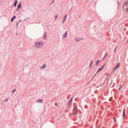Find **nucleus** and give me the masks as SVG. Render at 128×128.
<instances>
[{"label": "nucleus", "mask_w": 128, "mask_h": 128, "mask_svg": "<svg viewBox=\"0 0 128 128\" xmlns=\"http://www.w3.org/2000/svg\"><path fill=\"white\" fill-rule=\"evenodd\" d=\"M43 44V43L42 42H36L35 43L34 47L37 48H40L42 46Z\"/></svg>", "instance_id": "f257e3e1"}, {"label": "nucleus", "mask_w": 128, "mask_h": 128, "mask_svg": "<svg viewBox=\"0 0 128 128\" xmlns=\"http://www.w3.org/2000/svg\"><path fill=\"white\" fill-rule=\"evenodd\" d=\"M73 97H72L70 100L68 101V105L69 107H70L71 105H72V98H73Z\"/></svg>", "instance_id": "f03ea898"}, {"label": "nucleus", "mask_w": 128, "mask_h": 128, "mask_svg": "<svg viewBox=\"0 0 128 128\" xmlns=\"http://www.w3.org/2000/svg\"><path fill=\"white\" fill-rule=\"evenodd\" d=\"M21 3L20 2L19 3L18 5L17 6V8L16 9V10L18 11V10L19 9H20L21 8Z\"/></svg>", "instance_id": "7ed1b4c3"}, {"label": "nucleus", "mask_w": 128, "mask_h": 128, "mask_svg": "<svg viewBox=\"0 0 128 128\" xmlns=\"http://www.w3.org/2000/svg\"><path fill=\"white\" fill-rule=\"evenodd\" d=\"M120 66V63H118L117 65L115 66L114 68V70H116Z\"/></svg>", "instance_id": "20e7f679"}, {"label": "nucleus", "mask_w": 128, "mask_h": 128, "mask_svg": "<svg viewBox=\"0 0 128 128\" xmlns=\"http://www.w3.org/2000/svg\"><path fill=\"white\" fill-rule=\"evenodd\" d=\"M128 5V2L125 3L123 4L122 7L124 10H125L124 8V6Z\"/></svg>", "instance_id": "39448f33"}, {"label": "nucleus", "mask_w": 128, "mask_h": 128, "mask_svg": "<svg viewBox=\"0 0 128 128\" xmlns=\"http://www.w3.org/2000/svg\"><path fill=\"white\" fill-rule=\"evenodd\" d=\"M66 18H67V16L66 15L64 16V19L62 20V22H63V23H64V22L66 20Z\"/></svg>", "instance_id": "423d86ee"}, {"label": "nucleus", "mask_w": 128, "mask_h": 128, "mask_svg": "<svg viewBox=\"0 0 128 128\" xmlns=\"http://www.w3.org/2000/svg\"><path fill=\"white\" fill-rule=\"evenodd\" d=\"M43 100L42 99H38L37 100V102L38 103H42V102Z\"/></svg>", "instance_id": "0eeeda50"}, {"label": "nucleus", "mask_w": 128, "mask_h": 128, "mask_svg": "<svg viewBox=\"0 0 128 128\" xmlns=\"http://www.w3.org/2000/svg\"><path fill=\"white\" fill-rule=\"evenodd\" d=\"M74 40L78 42L80 41L81 40V39L78 38H75Z\"/></svg>", "instance_id": "6e6552de"}, {"label": "nucleus", "mask_w": 128, "mask_h": 128, "mask_svg": "<svg viewBox=\"0 0 128 128\" xmlns=\"http://www.w3.org/2000/svg\"><path fill=\"white\" fill-rule=\"evenodd\" d=\"M67 34V32L66 31L65 32V33L63 34V38H65L66 37Z\"/></svg>", "instance_id": "1a4fd4ad"}, {"label": "nucleus", "mask_w": 128, "mask_h": 128, "mask_svg": "<svg viewBox=\"0 0 128 128\" xmlns=\"http://www.w3.org/2000/svg\"><path fill=\"white\" fill-rule=\"evenodd\" d=\"M46 65L45 64H44L40 68L41 69L44 68L46 67Z\"/></svg>", "instance_id": "9d476101"}, {"label": "nucleus", "mask_w": 128, "mask_h": 128, "mask_svg": "<svg viewBox=\"0 0 128 128\" xmlns=\"http://www.w3.org/2000/svg\"><path fill=\"white\" fill-rule=\"evenodd\" d=\"M102 68H103L102 67L101 68H99L98 69V70L96 72V73H98V72L101 71Z\"/></svg>", "instance_id": "9b49d317"}, {"label": "nucleus", "mask_w": 128, "mask_h": 128, "mask_svg": "<svg viewBox=\"0 0 128 128\" xmlns=\"http://www.w3.org/2000/svg\"><path fill=\"white\" fill-rule=\"evenodd\" d=\"M16 18V16H14V17H13V18H12L11 19V21L12 22L14 20V19Z\"/></svg>", "instance_id": "f8f14e48"}, {"label": "nucleus", "mask_w": 128, "mask_h": 128, "mask_svg": "<svg viewBox=\"0 0 128 128\" xmlns=\"http://www.w3.org/2000/svg\"><path fill=\"white\" fill-rule=\"evenodd\" d=\"M92 64H93V61L92 60H91L90 62V66H89L90 67L91 66Z\"/></svg>", "instance_id": "ddd939ff"}, {"label": "nucleus", "mask_w": 128, "mask_h": 128, "mask_svg": "<svg viewBox=\"0 0 128 128\" xmlns=\"http://www.w3.org/2000/svg\"><path fill=\"white\" fill-rule=\"evenodd\" d=\"M46 33H45L44 36V39H46Z\"/></svg>", "instance_id": "4468645a"}, {"label": "nucleus", "mask_w": 128, "mask_h": 128, "mask_svg": "<svg viewBox=\"0 0 128 128\" xmlns=\"http://www.w3.org/2000/svg\"><path fill=\"white\" fill-rule=\"evenodd\" d=\"M17 0H16L15 3V4H14V6H16V4H17Z\"/></svg>", "instance_id": "2eb2a0df"}, {"label": "nucleus", "mask_w": 128, "mask_h": 128, "mask_svg": "<svg viewBox=\"0 0 128 128\" xmlns=\"http://www.w3.org/2000/svg\"><path fill=\"white\" fill-rule=\"evenodd\" d=\"M100 60H98L96 62V64L97 65L100 62Z\"/></svg>", "instance_id": "dca6fc26"}, {"label": "nucleus", "mask_w": 128, "mask_h": 128, "mask_svg": "<svg viewBox=\"0 0 128 128\" xmlns=\"http://www.w3.org/2000/svg\"><path fill=\"white\" fill-rule=\"evenodd\" d=\"M58 15L57 14V15H56L55 16V20H56L58 17Z\"/></svg>", "instance_id": "f3484780"}, {"label": "nucleus", "mask_w": 128, "mask_h": 128, "mask_svg": "<svg viewBox=\"0 0 128 128\" xmlns=\"http://www.w3.org/2000/svg\"><path fill=\"white\" fill-rule=\"evenodd\" d=\"M16 90V89H14L12 91V93L13 94V92H15Z\"/></svg>", "instance_id": "a211bd4d"}, {"label": "nucleus", "mask_w": 128, "mask_h": 128, "mask_svg": "<svg viewBox=\"0 0 128 128\" xmlns=\"http://www.w3.org/2000/svg\"><path fill=\"white\" fill-rule=\"evenodd\" d=\"M125 114V112H123V118H124V115Z\"/></svg>", "instance_id": "6ab92c4d"}, {"label": "nucleus", "mask_w": 128, "mask_h": 128, "mask_svg": "<svg viewBox=\"0 0 128 128\" xmlns=\"http://www.w3.org/2000/svg\"><path fill=\"white\" fill-rule=\"evenodd\" d=\"M73 111H76V112L77 111V110H76V108H74V110H73Z\"/></svg>", "instance_id": "aec40b11"}, {"label": "nucleus", "mask_w": 128, "mask_h": 128, "mask_svg": "<svg viewBox=\"0 0 128 128\" xmlns=\"http://www.w3.org/2000/svg\"><path fill=\"white\" fill-rule=\"evenodd\" d=\"M114 122H116V118H114Z\"/></svg>", "instance_id": "412c9836"}, {"label": "nucleus", "mask_w": 128, "mask_h": 128, "mask_svg": "<svg viewBox=\"0 0 128 128\" xmlns=\"http://www.w3.org/2000/svg\"><path fill=\"white\" fill-rule=\"evenodd\" d=\"M107 53H106V54L105 55V56L104 57V58H105L106 56H107Z\"/></svg>", "instance_id": "4be33fe9"}, {"label": "nucleus", "mask_w": 128, "mask_h": 128, "mask_svg": "<svg viewBox=\"0 0 128 128\" xmlns=\"http://www.w3.org/2000/svg\"><path fill=\"white\" fill-rule=\"evenodd\" d=\"M8 100V98H7V99H6L5 100V102H6V101H7Z\"/></svg>", "instance_id": "5701e85b"}, {"label": "nucleus", "mask_w": 128, "mask_h": 128, "mask_svg": "<svg viewBox=\"0 0 128 128\" xmlns=\"http://www.w3.org/2000/svg\"><path fill=\"white\" fill-rule=\"evenodd\" d=\"M112 97L110 98V100H110L111 101V100L112 99Z\"/></svg>", "instance_id": "b1692460"}, {"label": "nucleus", "mask_w": 128, "mask_h": 128, "mask_svg": "<svg viewBox=\"0 0 128 128\" xmlns=\"http://www.w3.org/2000/svg\"><path fill=\"white\" fill-rule=\"evenodd\" d=\"M57 104H58L57 103H55V105L56 106H57Z\"/></svg>", "instance_id": "393cba45"}, {"label": "nucleus", "mask_w": 128, "mask_h": 128, "mask_svg": "<svg viewBox=\"0 0 128 128\" xmlns=\"http://www.w3.org/2000/svg\"><path fill=\"white\" fill-rule=\"evenodd\" d=\"M105 64L102 67L103 68L104 67V66Z\"/></svg>", "instance_id": "a878e982"}, {"label": "nucleus", "mask_w": 128, "mask_h": 128, "mask_svg": "<svg viewBox=\"0 0 128 128\" xmlns=\"http://www.w3.org/2000/svg\"><path fill=\"white\" fill-rule=\"evenodd\" d=\"M126 12H127L128 11V8L126 9Z\"/></svg>", "instance_id": "bb28decb"}, {"label": "nucleus", "mask_w": 128, "mask_h": 128, "mask_svg": "<svg viewBox=\"0 0 128 128\" xmlns=\"http://www.w3.org/2000/svg\"><path fill=\"white\" fill-rule=\"evenodd\" d=\"M76 112H74L73 113V114H76Z\"/></svg>", "instance_id": "cd10ccee"}, {"label": "nucleus", "mask_w": 128, "mask_h": 128, "mask_svg": "<svg viewBox=\"0 0 128 128\" xmlns=\"http://www.w3.org/2000/svg\"><path fill=\"white\" fill-rule=\"evenodd\" d=\"M125 109H124V112H125Z\"/></svg>", "instance_id": "c85d7f7f"}, {"label": "nucleus", "mask_w": 128, "mask_h": 128, "mask_svg": "<svg viewBox=\"0 0 128 128\" xmlns=\"http://www.w3.org/2000/svg\"><path fill=\"white\" fill-rule=\"evenodd\" d=\"M127 42H128V41H127Z\"/></svg>", "instance_id": "c756f323"}, {"label": "nucleus", "mask_w": 128, "mask_h": 128, "mask_svg": "<svg viewBox=\"0 0 128 128\" xmlns=\"http://www.w3.org/2000/svg\"><path fill=\"white\" fill-rule=\"evenodd\" d=\"M117 2H118V1Z\"/></svg>", "instance_id": "7c9ffc66"}]
</instances>
